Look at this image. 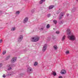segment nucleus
I'll return each instance as SVG.
<instances>
[{
    "instance_id": "f257e3e1",
    "label": "nucleus",
    "mask_w": 78,
    "mask_h": 78,
    "mask_svg": "<svg viewBox=\"0 0 78 78\" xmlns=\"http://www.w3.org/2000/svg\"><path fill=\"white\" fill-rule=\"evenodd\" d=\"M67 34L68 35V38L69 40H70V41H75V40H76V36H75V35L74 34H72L70 29H67Z\"/></svg>"
},
{
    "instance_id": "f03ea898",
    "label": "nucleus",
    "mask_w": 78,
    "mask_h": 78,
    "mask_svg": "<svg viewBox=\"0 0 78 78\" xmlns=\"http://www.w3.org/2000/svg\"><path fill=\"white\" fill-rule=\"evenodd\" d=\"M39 39H40L39 37L35 36L31 38V41L33 42H37L39 40Z\"/></svg>"
},
{
    "instance_id": "7ed1b4c3",
    "label": "nucleus",
    "mask_w": 78,
    "mask_h": 78,
    "mask_svg": "<svg viewBox=\"0 0 78 78\" xmlns=\"http://www.w3.org/2000/svg\"><path fill=\"white\" fill-rule=\"evenodd\" d=\"M47 44H45L44 45L43 48H42V51H45L46 50V49H47Z\"/></svg>"
},
{
    "instance_id": "20e7f679",
    "label": "nucleus",
    "mask_w": 78,
    "mask_h": 78,
    "mask_svg": "<svg viewBox=\"0 0 78 78\" xmlns=\"http://www.w3.org/2000/svg\"><path fill=\"white\" fill-rule=\"evenodd\" d=\"M23 39V36L20 35L18 39V42H20L21 41H22V40Z\"/></svg>"
},
{
    "instance_id": "39448f33",
    "label": "nucleus",
    "mask_w": 78,
    "mask_h": 78,
    "mask_svg": "<svg viewBox=\"0 0 78 78\" xmlns=\"http://www.w3.org/2000/svg\"><path fill=\"white\" fill-rule=\"evenodd\" d=\"M27 72L28 73L31 72V71H32V68L30 67L29 66L28 67L27 69Z\"/></svg>"
},
{
    "instance_id": "423d86ee",
    "label": "nucleus",
    "mask_w": 78,
    "mask_h": 78,
    "mask_svg": "<svg viewBox=\"0 0 78 78\" xmlns=\"http://www.w3.org/2000/svg\"><path fill=\"white\" fill-rule=\"evenodd\" d=\"M12 75V73H9V74H4L3 75V78H5V77H6V76H10V75Z\"/></svg>"
},
{
    "instance_id": "0eeeda50",
    "label": "nucleus",
    "mask_w": 78,
    "mask_h": 78,
    "mask_svg": "<svg viewBox=\"0 0 78 78\" xmlns=\"http://www.w3.org/2000/svg\"><path fill=\"white\" fill-rule=\"evenodd\" d=\"M16 59H17V58H12L11 61V63H14V62L16 61Z\"/></svg>"
},
{
    "instance_id": "6e6552de",
    "label": "nucleus",
    "mask_w": 78,
    "mask_h": 78,
    "mask_svg": "<svg viewBox=\"0 0 78 78\" xmlns=\"http://www.w3.org/2000/svg\"><path fill=\"white\" fill-rule=\"evenodd\" d=\"M66 73V70L63 69L61 70V74H62L63 75H64V74H65Z\"/></svg>"
},
{
    "instance_id": "1a4fd4ad",
    "label": "nucleus",
    "mask_w": 78,
    "mask_h": 78,
    "mask_svg": "<svg viewBox=\"0 0 78 78\" xmlns=\"http://www.w3.org/2000/svg\"><path fill=\"white\" fill-rule=\"evenodd\" d=\"M64 15V13L63 12H62L60 15V17L59 18V19L60 20L62 19V16Z\"/></svg>"
},
{
    "instance_id": "9d476101",
    "label": "nucleus",
    "mask_w": 78,
    "mask_h": 78,
    "mask_svg": "<svg viewBox=\"0 0 78 78\" xmlns=\"http://www.w3.org/2000/svg\"><path fill=\"white\" fill-rule=\"evenodd\" d=\"M28 18H25L23 21V23H26L28 21Z\"/></svg>"
},
{
    "instance_id": "9b49d317",
    "label": "nucleus",
    "mask_w": 78,
    "mask_h": 78,
    "mask_svg": "<svg viewBox=\"0 0 78 78\" xmlns=\"http://www.w3.org/2000/svg\"><path fill=\"white\" fill-rule=\"evenodd\" d=\"M66 39V35H64L62 37L61 41H64Z\"/></svg>"
},
{
    "instance_id": "f8f14e48",
    "label": "nucleus",
    "mask_w": 78,
    "mask_h": 78,
    "mask_svg": "<svg viewBox=\"0 0 78 78\" xmlns=\"http://www.w3.org/2000/svg\"><path fill=\"white\" fill-rule=\"evenodd\" d=\"M53 48L54 49H55V50H57L58 49V47L57 46L55 45L53 46Z\"/></svg>"
},
{
    "instance_id": "ddd939ff",
    "label": "nucleus",
    "mask_w": 78,
    "mask_h": 78,
    "mask_svg": "<svg viewBox=\"0 0 78 78\" xmlns=\"http://www.w3.org/2000/svg\"><path fill=\"white\" fill-rule=\"evenodd\" d=\"M53 8H54V6L51 5L49 6V9H51Z\"/></svg>"
},
{
    "instance_id": "4468645a",
    "label": "nucleus",
    "mask_w": 78,
    "mask_h": 78,
    "mask_svg": "<svg viewBox=\"0 0 78 78\" xmlns=\"http://www.w3.org/2000/svg\"><path fill=\"white\" fill-rule=\"evenodd\" d=\"M45 0H41V1L40 2V4H42L44 2Z\"/></svg>"
},
{
    "instance_id": "2eb2a0df",
    "label": "nucleus",
    "mask_w": 78,
    "mask_h": 78,
    "mask_svg": "<svg viewBox=\"0 0 78 78\" xmlns=\"http://www.w3.org/2000/svg\"><path fill=\"white\" fill-rule=\"evenodd\" d=\"M69 53H70V52L69 51H67L66 52V55H68V54H69Z\"/></svg>"
},
{
    "instance_id": "dca6fc26",
    "label": "nucleus",
    "mask_w": 78,
    "mask_h": 78,
    "mask_svg": "<svg viewBox=\"0 0 78 78\" xmlns=\"http://www.w3.org/2000/svg\"><path fill=\"white\" fill-rule=\"evenodd\" d=\"M50 24H48L46 26V28H50Z\"/></svg>"
},
{
    "instance_id": "f3484780",
    "label": "nucleus",
    "mask_w": 78,
    "mask_h": 78,
    "mask_svg": "<svg viewBox=\"0 0 78 78\" xmlns=\"http://www.w3.org/2000/svg\"><path fill=\"white\" fill-rule=\"evenodd\" d=\"M38 64V63H37V62H35L34 64V65L35 66H37V65Z\"/></svg>"
},
{
    "instance_id": "a211bd4d",
    "label": "nucleus",
    "mask_w": 78,
    "mask_h": 78,
    "mask_svg": "<svg viewBox=\"0 0 78 78\" xmlns=\"http://www.w3.org/2000/svg\"><path fill=\"white\" fill-rule=\"evenodd\" d=\"M52 74L53 75H54V76H55V75H56V73H55L54 72H53Z\"/></svg>"
},
{
    "instance_id": "6ab92c4d",
    "label": "nucleus",
    "mask_w": 78,
    "mask_h": 78,
    "mask_svg": "<svg viewBox=\"0 0 78 78\" xmlns=\"http://www.w3.org/2000/svg\"><path fill=\"white\" fill-rule=\"evenodd\" d=\"M53 22L55 24H56L57 23V21H56V20H54V21H53Z\"/></svg>"
},
{
    "instance_id": "aec40b11",
    "label": "nucleus",
    "mask_w": 78,
    "mask_h": 78,
    "mask_svg": "<svg viewBox=\"0 0 78 78\" xmlns=\"http://www.w3.org/2000/svg\"><path fill=\"white\" fill-rule=\"evenodd\" d=\"M10 57V56H8L6 58V60H8V59L9 58V57Z\"/></svg>"
},
{
    "instance_id": "412c9836",
    "label": "nucleus",
    "mask_w": 78,
    "mask_h": 78,
    "mask_svg": "<svg viewBox=\"0 0 78 78\" xmlns=\"http://www.w3.org/2000/svg\"><path fill=\"white\" fill-rule=\"evenodd\" d=\"M51 16V14H48L47 15V17H50Z\"/></svg>"
},
{
    "instance_id": "4be33fe9",
    "label": "nucleus",
    "mask_w": 78,
    "mask_h": 78,
    "mask_svg": "<svg viewBox=\"0 0 78 78\" xmlns=\"http://www.w3.org/2000/svg\"><path fill=\"white\" fill-rule=\"evenodd\" d=\"M16 30V28L15 27H13L12 29V31H14Z\"/></svg>"
},
{
    "instance_id": "5701e85b",
    "label": "nucleus",
    "mask_w": 78,
    "mask_h": 78,
    "mask_svg": "<svg viewBox=\"0 0 78 78\" xmlns=\"http://www.w3.org/2000/svg\"><path fill=\"white\" fill-rule=\"evenodd\" d=\"M7 66L8 67H11V64H9V65H8Z\"/></svg>"
},
{
    "instance_id": "b1692460",
    "label": "nucleus",
    "mask_w": 78,
    "mask_h": 78,
    "mask_svg": "<svg viewBox=\"0 0 78 78\" xmlns=\"http://www.w3.org/2000/svg\"><path fill=\"white\" fill-rule=\"evenodd\" d=\"M20 13V12L19 11H17L16 12V14H19Z\"/></svg>"
},
{
    "instance_id": "393cba45",
    "label": "nucleus",
    "mask_w": 78,
    "mask_h": 78,
    "mask_svg": "<svg viewBox=\"0 0 78 78\" xmlns=\"http://www.w3.org/2000/svg\"><path fill=\"white\" fill-rule=\"evenodd\" d=\"M6 51H4L3 52V53H2L3 55H5V53H6Z\"/></svg>"
},
{
    "instance_id": "a878e982",
    "label": "nucleus",
    "mask_w": 78,
    "mask_h": 78,
    "mask_svg": "<svg viewBox=\"0 0 78 78\" xmlns=\"http://www.w3.org/2000/svg\"><path fill=\"white\" fill-rule=\"evenodd\" d=\"M11 69H12V68H11V67H10V68L8 69V70H11Z\"/></svg>"
},
{
    "instance_id": "bb28decb",
    "label": "nucleus",
    "mask_w": 78,
    "mask_h": 78,
    "mask_svg": "<svg viewBox=\"0 0 78 78\" xmlns=\"http://www.w3.org/2000/svg\"><path fill=\"white\" fill-rule=\"evenodd\" d=\"M52 38V39H55L56 38L55 37V36L53 35Z\"/></svg>"
},
{
    "instance_id": "cd10ccee",
    "label": "nucleus",
    "mask_w": 78,
    "mask_h": 78,
    "mask_svg": "<svg viewBox=\"0 0 78 78\" xmlns=\"http://www.w3.org/2000/svg\"><path fill=\"white\" fill-rule=\"evenodd\" d=\"M56 34H59V31H57L56 32Z\"/></svg>"
},
{
    "instance_id": "c85d7f7f",
    "label": "nucleus",
    "mask_w": 78,
    "mask_h": 78,
    "mask_svg": "<svg viewBox=\"0 0 78 78\" xmlns=\"http://www.w3.org/2000/svg\"><path fill=\"white\" fill-rule=\"evenodd\" d=\"M2 66V63H0V68Z\"/></svg>"
},
{
    "instance_id": "c756f323",
    "label": "nucleus",
    "mask_w": 78,
    "mask_h": 78,
    "mask_svg": "<svg viewBox=\"0 0 78 78\" xmlns=\"http://www.w3.org/2000/svg\"><path fill=\"white\" fill-rule=\"evenodd\" d=\"M59 78H62V76H59L58 77Z\"/></svg>"
},
{
    "instance_id": "7c9ffc66",
    "label": "nucleus",
    "mask_w": 78,
    "mask_h": 78,
    "mask_svg": "<svg viewBox=\"0 0 78 78\" xmlns=\"http://www.w3.org/2000/svg\"><path fill=\"white\" fill-rule=\"evenodd\" d=\"M2 40H0V43H2Z\"/></svg>"
},
{
    "instance_id": "2f4dec72",
    "label": "nucleus",
    "mask_w": 78,
    "mask_h": 78,
    "mask_svg": "<svg viewBox=\"0 0 78 78\" xmlns=\"http://www.w3.org/2000/svg\"><path fill=\"white\" fill-rule=\"evenodd\" d=\"M67 16H69V14H67Z\"/></svg>"
},
{
    "instance_id": "473e14b6",
    "label": "nucleus",
    "mask_w": 78,
    "mask_h": 78,
    "mask_svg": "<svg viewBox=\"0 0 78 78\" xmlns=\"http://www.w3.org/2000/svg\"><path fill=\"white\" fill-rule=\"evenodd\" d=\"M1 51V50L0 49V52Z\"/></svg>"
},
{
    "instance_id": "72a5a7b5",
    "label": "nucleus",
    "mask_w": 78,
    "mask_h": 78,
    "mask_svg": "<svg viewBox=\"0 0 78 78\" xmlns=\"http://www.w3.org/2000/svg\"><path fill=\"white\" fill-rule=\"evenodd\" d=\"M77 0V2H78V0Z\"/></svg>"
},
{
    "instance_id": "f704fd0d",
    "label": "nucleus",
    "mask_w": 78,
    "mask_h": 78,
    "mask_svg": "<svg viewBox=\"0 0 78 78\" xmlns=\"http://www.w3.org/2000/svg\"><path fill=\"white\" fill-rule=\"evenodd\" d=\"M53 30H55V28H54V29H53Z\"/></svg>"
}]
</instances>
